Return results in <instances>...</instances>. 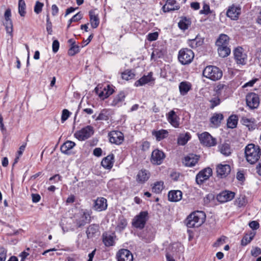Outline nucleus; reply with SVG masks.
I'll return each mask as SVG.
<instances>
[{"label": "nucleus", "instance_id": "f257e3e1", "mask_svg": "<svg viewBox=\"0 0 261 261\" xmlns=\"http://www.w3.org/2000/svg\"><path fill=\"white\" fill-rule=\"evenodd\" d=\"M245 155L246 161L250 164H254L260 158L261 149L258 145L249 144L245 147Z\"/></svg>", "mask_w": 261, "mask_h": 261}, {"label": "nucleus", "instance_id": "f03ea898", "mask_svg": "<svg viewBox=\"0 0 261 261\" xmlns=\"http://www.w3.org/2000/svg\"><path fill=\"white\" fill-rule=\"evenodd\" d=\"M205 214L202 211H196L191 213L186 219V223L188 227H198L205 221Z\"/></svg>", "mask_w": 261, "mask_h": 261}, {"label": "nucleus", "instance_id": "7ed1b4c3", "mask_svg": "<svg viewBox=\"0 0 261 261\" xmlns=\"http://www.w3.org/2000/svg\"><path fill=\"white\" fill-rule=\"evenodd\" d=\"M202 74L204 77L214 81L220 80L223 75L222 70L213 65L207 66L203 70Z\"/></svg>", "mask_w": 261, "mask_h": 261}, {"label": "nucleus", "instance_id": "20e7f679", "mask_svg": "<svg viewBox=\"0 0 261 261\" xmlns=\"http://www.w3.org/2000/svg\"><path fill=\"white\" fill-rule=\"evenodd\" d=\"M148 212L142 211L138 215H136L132 221V225L140 229H143L148 219Z\"/></svg>", "mask_w": 261, "mask_h": 261}, {"label": "nucleus", "instance_id": "39448f33", "mask_svg": "<svg viewBox=\"0 0 261 261\" xmlns=\"http://www.w3.org/2000/svg\"><path fill=\"white\" fill-rule=\"evenodd\" d=\"M194 54L191 49L183 48L178 53V59L182 65L190 64L193 60Z\"/></svg>", "mask_w": 261, "mask_h": 261}, {"label": "nucleus", "instance_id": "423d86ee", "mask_svg": "<svg viewBox=\"0 0 261 261\" xmlns=\"http://www.w3.org/2000/svg\"><path fill=\"white\" fill-rule=\"evenodd\" d=\"M94 132V128L91 125H87L81 130L76 131L74 136L79 141H85L89 138Z\"/></svg>", "mask_w": 261, "mask_h": 261}, {"label": "nucleus", "instance_id": "0eeeda50", "mask_svg": "<svg viewBox=\"0 0 261 261\" xmlns=\"http://www.w3.org/2000/svg\"><path fill=\"white\" fill-rule=\"evenodd\" d=\"M74 223L77 228L84 226L90 220V216L88 212H82L75 216Z\"/></svg>", "mask_w": 261, "mask_h": 261}, {"label": "nucleus", "instance_id": "6e6552de", "mask_svg": "<svg viewBox=\"0 0 261 261\" xmlns=\"http://www.w3.org/2000/svg\"><path fill=\"white\" fill-rule=\"evenodd\" d=\"M234 59L238 65H244L246 64L247 56L244 52V49L241 47H238L233 50Z\"/></svg>", "mask_w": 261, "mask_h": 261}, {"label": "nucleus", "instance_id": "1a4fd4ad", "mask_svg": "<svg viewBox=\"0 0 261 261\" xmlns=\"http://www.w3.org/2000/svg\"><path fill=\"white\" fill-rule=\"evenodd\" d=\"M246 101L247 106L249 109L252 110L257 108L260 102L258 95L253 92H251L247 94Z\"/></svg>", "mask_w": 261, "mask_h": 261}, {"label": "nucleus", "instance_id": "9d476101", "mask_svg": "<svg viewBox=\"0 0 261 261\" xmlns=\"http://www.w3.org/2000/svg\"><path fill=\"white\" fill-rule=\"evenodd\" d=\"M198 138L202 144L207 147L214 146L217 144L216 139L207 132H204L199 135Z\"/></svg>", "mask_w": 261, "mask_h": 261}, {"label": "nucleus", "instance_id": "9b49d317", "mask_svg": "<svg viewBox=\"0 0 261 261\" xmlns=\"http://www.w3.org/2000/svg\"><path fill=\"white\" fill-rule=\"evenodd\" d=\"M108 138L111 143L117 145L121 144L124 141L123 134L118 130H112L109 132Z\"/></svg>", "mask_w": 261, "mask_h": 261}, {"label": "nucleus", "instance_id": "f8f14e48", "mask_svg": "<svg viewBox=\"0 0 261 261\" xmlns=\"http://www.w3.org/2000/svg\"><path fill=\"white\" fill-rule=\"evenodd\" d=\"M114 87L113 85H107L102 90L96 87L95 88V92L101 99H105L110 96L114 92Z\"/></svg>", "mask_w": 261, "mask_h": 261}, {"label": "nucleus", "instance_id": "ddd939ff", "mask_svg": "<svg viewBox=\"0 0 261 261\" xmlns=\"http://www.w3.org/2000/svg\"><path fill=\"white\" fill-rule=\"evenodd\" d=\"M212 169L207 167L200 171L196 176V182L198 185H201L212 175Z\"/></svg>", "mask_w": 261, "mask_h": 261}, {"label": "nucleus", "instance_id": "4468645a", "mask_svg": "<svg viewBox=\"0 0 261 261\" xmlns=\"http://www.w3.org/2000/svg\"><path fill=\"white\" fill-rule=\"evenodd\" d=\"M117 261H133V255L128 249H121L116 254Z\"/></svg>", "mask_w": 261, "mask_h": 261}, {"label": "nucleus", "instance_id": "2eb2a0df", "mask_svg": "<svg viewBox=\"0 0 261 261\" xmlns=\"http://www.w3.org/2000/svg\"><path fill=\"white\" fill-rule=\"evenodd\" d=\"M165 158V154L163 151L156 149L151 154V162L155 165H161Z\"/></svg>", "mask_w": 261, "mask_h": 261}, {"label": "nucleus", "instance_id": "dca6fc26", "mask_svg": "<svg viewBox=\"0 0 261 261\" xmlns=\"http://www.w3.org/2000/svg\"><path fill=\"white\" fill-rule=\"evenodd\" d=\"M11 11L10 8L6 9L4 14L5 21L3 22L7 33L13 32V24L11 19Z\"/></svg>", "mask_w": 261, "mask_h": 261}, {"label": "nucleus", "instance_id": "f3484780", "mask_svg": "<svg viewBox=\"0 0 261 261\" xmlns=\"http://www.w3.org/2000/svg\"><path fill=\"white\" fill-rule=\"evenodd\" d=\"M235 193L230 191H224L217 196V200L221 203H224L234 198Z\"/></svg>", "mask_w": 261, "mask_h": 261}, {"label": "nucleus", "instance_id": "a211bd4d", "mask_svg": "<svg viewBox=\"0 0 261 261\" xmlns=\"http://www.w3.org/2000/svg\"><path fill=\"white\" fill-rule=\"evenodd\" d=\"M115 237L114 233L104 232L102 235V242L106 247L113 246L115 245Z\"/></svg>", "mask_w": 261, "mask_h": 261}, {"label": "nucleus", "instance_id": "6ab92c4d", "mask_svg": "<svg viewBox=\"0 0 261 261\" xmlns=\"http://www.w3.org/2000/svg\"><path fill=\"white\" fill-rule=\"evenodd\" d=\"M86 233L88 239H91L99 234V226L98 224H92L86 229Z\"/></svg>", "mask_w": 261, "mask_h": 261}, {"label": "nucleus", "instance_id": "aec40b11", "mask_svg": "<svg viewBox=\"0 0 261 261\" xmlns=\"http://www.w3.org/2000/svg\"><path fill=\"white\" fill-rule=\"evenodd\" d=\"M216 169L218 176L221 178L226 177L231 171L230 166L227 164H219Z\"/></svg>", "mask_w": 261, "mask_h": 261}, {"label": "nucleus", "instance_id": "412c9836", "mask_svg": "<svg viewBox=\"0 0 261 261\" xmlns=\"http://www.w3.org/2000/svg\"><path fill=\"white\" fill-rule=\"evenodd\" d=\"M107 200L103 197H98L94 201L93 208L98 212L105 211L107 208Z\"/></svg>", "mask_w": 261, "mask_h": 261}, {"label": "nucleus", "instance_id": "4be33fe9", "mask_svg": "<svg viewBox=\"0 0 261 261\" xmlns=\"http://www.w3.org/2000/svg\"><path fill=\"white\" fill-rule=\"evenodd\" d=\"M241 8L237 7L234 5H232L228 9L226 15L232 20H237L238 19L239 15L241 14Z\"/></svg>", "mask_w": 261, "mask_h": 261}, {"label": "nucleus", "instance_id": "5701e85b", "mask_svg": "<svg viewBox=\"0 0 261 261\" xmlns=\"http://www.w3.org/2000/svg\"><path fill=\"white\" fill-rule=\"evenodd\" d=\"M167 119L168 122L175 128H177L179 125V118L176 114L175 112L173 110L170 111L166 115Z\"/></svg>", "mask_w": 261, "mask_h": 261}, {"label": "nucleus", "instance_id": "b1692460", "mask_svg": "<svg viewBox=\"0 0 261 261\" xmlns=\"http://www.w3.org/2000/svg\"><path fill=\"white\" fill-rule=\"evenodd\" d=\"M69 49L68 54L70 56H73L80 51V47L76 43L74 39H70L68 40Z\"/></svg>", "mask_w": 261, "mask_h": 261}, {"label": "nucleus", "instance_id": "393cba45", "mask_svg": "<svg viewBox=\"0 0 261 261\" xmlns=\"http://www.w3.org/2000/svg\"><path fill=\"white\" fill-rule=\"evenodd\" d=\"M199 160V156L194 154H189L185 157L183 163L186 166L193 167L196 165Z\"/></svg>", "mask_w": 261, "mask_h": 261}, {"label": "nucleus", "instance_id": "a878e982", "mask_svg": "<svg viewBox=\"0 0 261 261\" xmlns=\"http://www.w3.org/2000/svg\"><path fill=\"white\" fill-rule=\"evenodd\" d=\"M242 124L246 126L249 130L255 129L256 127V121L254 118H248L243 117L241 120Z\"/></svg>", "mask_w": 261, "mask_h": 261}, {"label": "nucleus", "instance_id": "bb28decb", "mask_svg": "<svg viewBox=\"0 0 261 261\" xmlns=\"http://www.w3.org/2000/svg\"><path fill=\"white\" fill-rule=\"evenodd\" d=\"M176 4V1L175 0H167L166 4L163 7L162 9L164 12L177 10L180 8V7Z\"/></svg>", "mask_w": 261, "mask_h": 261}, {"label": "nucleus", "instance_id": "cd10ccee", "mask_svg": "<svg viewBox=\"0 0 261 261\" xmlns=\"http://www.w3.org/2000/svg\"><path fill=\"white\" fill-rule=\"evenodd\" d=\"M182 196V193L180 190H171L169 192L168 200L171 202H178L180 201Z\"/></svg>", "mask_w": 261, "mask_h": 261}, {"label": "nucleus", "instance_id": "c85d7f7f", "mask_svg": "<svg viewBox=\"0 0 261 261\" xmlns=\"http://www.w3.org/2000/svg\"><path fill=\"white\" fill-rule=\"evenodd\" d=\"M75 145V143L71 141H67L60 147L61 152L65 154H69L70 150Z\"/></svg>", "mask_w": 261, "mask_h": 261}, {"label": "nucleus", "instance_id": "c756f323", "mask_svg": "<svg viewBox=\"0 0 261 261\" xmlns=\"http://www.w3.org/2000/svg\"><path fill=\"white\" fill-rule=\"evenodd\" d=\"M152 76V72L149 73L147 75L143 76L139 80L136 81L135 83V86L136 87L142 86L148 83L153 80Z\"/></svg>", "mask_w": 261, "mask_h": 261}, {"label": "nucleus", "instance_id": "7c9ffc66", "mask_svg": "<svg viewBox=\"0 0 261 261\" xmlns=\"http://www.w3.org/2000/svg\"><path fill=\"white\" fill-rule=\"evenodd\" d=\"M114 155L109 154L105 157L101 161V165L105 169H110L113 165Z\"/></svg>", "mask_w": 261, "mask_h": 261}, {"label": "nucleus", "instance_id": "2f4dec72", "mask_svg": "<svg viewBox=\"0 0 261 261\" xmlns=\"http://www.w3.org/2000/svg\"><path fill=\"white\" fill-rule=\"evenodd\" d=\"M192 85L190 83L184 81L180 83L179 85V90L181 95H186L188 92L191 89Z\"/></svg>", "mask_w": 261, "mask_h": 261}, {"label": "nucleus", "instance_id": "473e14b6", "mask_svg": "<svg viewBox=\"0 0 261 261\" xmlns=\"http://www.w3.org/2000/svg\"><path fill=\"white\" fill-rule=\"evenodd\" d=\"M89 15L91 27L93 28H97L99 24V19L98 14H95L94 11L91 10L89 12Z\"/></svg>", "mask_w": 261, "mask_h": 261}, {"label": "nucleus", "instance_id": "72a5a7b5", "mask_svg": "<svg viewBox=\"0 0 261 261\" xmlns=\"http://www.w3.org/2000/svg\"><path fill=\"white\" fill-rule=\"evenodd\" d=\"M229 37L225 34H221L216 42V46H228Z\"/></svg>", "mask_w": 261, "mask_h": 261}, {"label": "nucleus", "instance_id": "f704fd0d", "mask_svg": "<svg viewBox=\"0 0 261 261\" xmlns=\"http://www.w3.org/2000/svg\"><path fill=\"white\" fill-rule=\"evenodd\" d=\"M125 95L124 92L119 93L113 99L111 105L113 106H119L124 100Z\"/></svg>", "mask_w": 261, "mask_h": 261}, {"label": "nucleus", "instance_id": "c9c22d12", "mask_svg": "<svg viewBox=\"0 0 261 261\" xmlns=\"http://www.w3.org/2000/svg\"><path fill=\"white\" fill-rule=\"evenodd\" d=\"M191 24L190 18L187 17H181L178 24L179 28L183 31L188 29Z\"/></svg>", "mask_w": 261, "mask_h": 261}, {"label": "nucleus", "instance_id": "e433bc0d", "mask_svg": "<svg viewBox=\"0 0 261 261\" xmlns=\"http://www.w3.org/2000/svg\"><path fill=\"white\" fill-rule=\"evenodd\" d=\"M149 177V173L146 170H141L139 171L136 180L138 182L143 183L147 181Z\"/></svg>", "mask_w": 261, "mask_h": 261}, {"label": "nucleus", "instance_id": "4c0bfd02", "mask_svg": "<svg viewBox=\"0 0 261 261\" xmlns=\"http://www.w3.org/2000/svg\"><path fill=\"white\" fill-rule=\"evenodd\" d=\"M168 132L165 129H160L159 130H153L152 132V135L154 136L156 140L160 141L167 137Z\"/></svg>", "mask_w": 261, "mask_h": 261}, {"label": "nucleus", "instance_id": "58836bf2", "mask_svg": "<svg viewBox=\"0 0 261 261\" xmlns=\"http://www.w3.org/2000/svg\"><path fill=\"white\" fill-rule=\"evenodd\" d=\"M219 56L221 58L228 56L230 54V49L228 46H217Z\"/></svg>", "mask_w": 261, "mask_h": 261}, {"label": "nucleus", "instance_id": "ea45409f", "mask_svg": "<svg viewBox=\"0 0 261 261\" xmlns=\"http://www.w3.org/2000/svg\"><path fill=\"white\" fill-rule=\"evenodd\" d=\"M220 152L225 156H229L231 153V149L228 143H223L219 146Z\"/></svg>", "mask_w": 261, "mask_h": 261}, {"label": "nucleus", "instance_id": "a19ab883", "mask_svg": "<svg viewBox=\"0 0 261 261\" xmlns=\"http://www.w3.org/2000/svg\"><path fill=\"white\" fill-rule=\"evenodd\" d=\"M228 85L222 83H219L215 87V91L218 96H221L228 90Z\"/></svg>", "mask_w": 261, "mask_h": 261}, {"label": "nucleus", "instance_id": "79ce46f5", "mask_svg": "<svg viewBox=\"0 0 261 261\" xmlns=\"http://www.w3.org/2000/svg\"><path fill=\"white\" fill-rule=\"evenodd\" d=\"M203 42V40L199 38L197 35L195 38L189 40L188 44L191 48H194L202 45Z\"/></svg>", "mask_w": 261, "mask_h": 261}, {"label": "nucleus", "instance_id": "37998d69", "mask_svg": "<svg viewBox=\"0 0 261 261\" xmlns=\"http://www.w3.org/2000/svg\"><path fill=\"white\" fill-rule=\"evenodd\" d=\"M191 138L189 133H187L185 134H180L177 139V143L180 145H185Z\"/></svg>", "mask_w": 261, "mask_h": 261}, {"label": "nucleus", "instance_id": "c03bdc74", "mask_svg": "<svg viewBox=\"0 0 261 261\" xmlns=\"http://www.w3.org/2000/svg\"><path fill=\"white\" fill-rule=\"evenodd\" d=\"M223 119L222 114H215L211 118V122L215 125H219L221 120Z\"/></svg>", "mask_w": 261, "mask_h": 261}, {"label": "nucleus", "instance_id": "a18cd8bd", "mask_svg": "<svg viewBox=\"0 0 261 261\" xmlns=\"http://www.w3.org/2000/svg\"><path fill=\"white\" fill-rule=\"evenodd\" d=\"M238 123V117L236 115L230 116L227 120V126L229 128H233L236 127Z\"/></svg>", "mask_w": 261, "mask_h": 261}, {"label": "nucleus", "instance_id": "49530a36", "mask_svg": "<svg viewBox=\"0 0 261 261\" xmlns=\"http://www.w3.org/2000/svg\"><path fill=\"white\" fill-rule=\"evenodd\" d=\"M164 189V182L162 181L155 182L152 188V191L154 193L159 194Z\"/></svg>", "mask_w": 261, "mask_h": 261}, {"label": "nucleus", "instance_id": "de8ad7c7", "mask_svg": "<svg viewBox=\"0 0 261 261\" xmlns=\"http://www.w3.org/2000/svg\"><path fill=\"white\" fill-rule=\"evenodd\" d=\"M26 5L24 0L18 1V13L21 16L24 17L26 14Z\"/></svg>", "mask_w": 261, "mask_h": 261}, {"label": "nucleus", "instance_id": "09e8293b", "mask_svg": "<svg viewBox=\"0 0 261 261\" xmlns=\"http://www.w3.org/2000/svg\"><path fill=\"white\" fill-rule=\"evenodd\" d=\"M135 76V73L131 70H126L121 74L122 79L126 81L134 79Z\"/></svg>", "mask_w": 261, "mask_h": 261}, {"label": "nucleus", "instance_id": "8fccbe9b", "mask_svg": "<svg viewBox=\"0 0 261 261\" xmlns=\"http://www.w3.org/2000/svg\"><path fill=\"white\" fill-rule=\"evenodd\" d=\"M219 96H215L210 100L211 105L210 106V109H213L215 107L220 105L221 102Z\"/></svg>", "mask_w": 261, "mask_h": 261}, {"label": "nucleus", "instance_id": "3c124183", "mask_svg": "<svg viewBox=\"0 0 261 261\" xmlns=\"http://www.w3.org/2000/svg\"><path fill=\"white\" fill-rule=\"evenodd\" d=\"M254 235L252 233L250 234H246L244 236L241 241V245L242 246H246L249 244L253 239Z\"/></svg>", "mask_w": 261, "mask_h": 261}, {"label": "nucleus", "instance_id": "603ef678", "mask_svg": "<svg viewBox=\"0 0 261 261\" xmlns=\"http://www.w3.org/2000/svg\"><path fill=\"white\" fill-rule=\"evenodd\" d=\"M108 119L109 117L107 115V112L106 110L103 109L100 112L98 116L95 118V120H107Z\"/></svg>", "mask_w": 261, "mask_h": 261}, {"label": "nucleus", "instance_id": "864d4df0", "mask_svg": "<svg viewBox=\"0 0 261 261\" xmlns=\"http://www.w3.org/2000/svg\"><path fill=\"white\" fill-rule=\"evenodd\" d=\"M164 55L163 52L159 49L155 48L153 50L152 53L151 58L152 59H155L156 58H160Z\"/></svg>", "mask_w": 261, "mask_h": 261}, {"label": "nucleus", "instance_id": "5fc2aeb1", "mask_svg": "<svg viewBox=\"0 0 261 261\" xmlns=\"http://www.w3.org/2000/svg\"><path fill=\"white\" fill-rule=\"evenodd\" d=\"M215 196L212 193H209L203 198V202L205 205H207L212 200H214Z\"/></svg>", "mask_w": 261, "mask_h": 261}, {"label": "nucleus", "instance_id": "6e6d98bb", "mask_svg": "<svg viewBox=\"0 0 261 261\" xmlns=\"http://www.w3.org/2000/svg\"><path fill=\"white\" fill-rule=\"evenodd\" d=\"M83 14L80 12H78L75 15H74L71 19L69 20V24L68 26L72 22H76L79 20H81L82 18Z\"/></svg>", "mask_w": 261, "mask_h": 261}, {"label": "nucleus", "instance_id": "4d7b16f0", "mask_svg": "<svg viewBox=\"0 0 261 261\" xmlns=\"http://www.w3.org/2000/svg\"><path fill=\"white\" fill-rule=\"evenodd\" d=\"M211 13L210 6L208 4H204L202 9L199 11L200 14L208 15Z\"/></svg>", "mask_w": 261, "mask_h": 261}, {"label": "nucleus", "instance_id": "13d9d810", "mask_svg": "<svg viewBox=\"0 0 261 261\" xmlns=\"http://www.w3.org/2000/svg\"><path fill=\"white\" fill-rule=\"evenodd\" d=\"M43 6L44 4L42 3L37 1L34 7V12L36 14H39L42 11Z\"/></svg>", "mask_w": 261, "mask_h": 261}, {"label": "nucleus", "instance_id": "bf43d9fd", "mask_svg": "<svg viewBox=\"0 0 261 261\" xmlns=\"http://www.w3.org/2000/svg\"><path fill=\"white\" fill-rule=\"evenodd\" d=\"M127 224L126 220L122 217L119 219L117 226L120 229H123L126 226Z\"/></svg>", "mask_w": 261, "mask_h": 261}, {"label": "nucleus", "instance_id": "052dcab7", "mask_svg": "<svg viewBox=\"0 0 261 261\" xmlns=\"http://www.w3.org/2000/svg\"><path fill=\"white\" fill-rule=\"evenodd\" d=\"M227 239V237L225 236H222L221 238H219L217 241L214 244V246L217 247H219L222 244H223L225 242V240Z\"/></svg>", "mask_w": 261, "mask_h": 261}, {"label": "nucleus", "instance_id": "680f3d73", "mask_svg": "<svg viewBox=\"0 0 261 261\" xmlns=\"http://www.w3.org/2000/svg\"><path fill=\"white\" fill-rule=\"evenodd\" d=\"M71 113L67 109H64L62 111V114L61 116L62 121L64 122L66 121L70 116Z\"/></svg>", "mask_w": 261, "mask_h": 261}, {"label": "nucleus", "instance_id": "e2e57ef3", "mask_svg": "<svg viewBox=\"0 0 261 261\" xmlns=\"http://www.w3.org/2000/svg\"><path fill=\"white\" fill-rule=\"evenodd\" d=\"M237 202L239 206H242L246 204L247 200L245 196H240L237 199Z\"/></svg>", "mask_w": 261, "mask_h": 261}, {"label": "nucleus", "instance_id": "0e129e2a", "mask_svg": "<svg viewBox=\"0 0 261 261\" xmlns=\"http://www.w3.org/2000/svg\"><path fill=\"white\" fill-rule=\"evenodd\" d=\"M7 256V251L3 247H0V261H5Z\"/></svg>", "mask_w": 261, "mask_h": 261}, {"label": "nucleus", "instance_id": "69168bd1", "mask_svg": "<svg viewBox=\"0 0 261 261\" xmlns=\"http://www.w3.org/2000/svg\"><path fill=\"white\" fill-rule=\"evenodd\" d=\"M60 43L57 39H54L52 44L53 51L54 53H56L59 48Z\"/></svg>", "mask_w": 261, "mask_h": 261}, {"label": "nucleus", "instance_id": "338daca9", "mask_svg": "<svg viewBox=\"0 0 261 261\" xmlns=\"http://www.w3.org/2000/svg\"><path fill=\"white\" fill-rule=\"evenodd\" d=\"M251 253L252 256L256 257L261 254V249L259 247H256L251 250Z\"/></svg>", "mask_w": 261, "mask_h": 261}, {"label": "nucleus", "instance_id": "774afa93", "mask_svg": "<svg viewBox=\"0 0 261 261\" xmlns=\"http://www.w3.org/2000/svg\"><path fill=\"white\" fill-rule=\"evenodd\" d=\"M249 225L250 228H251L253 230L257 229L259 227V223L256 221H252L250 222L249 224Z\"/></svg>", "mask_w": 261, "mask_h": 261}]
</instances>
